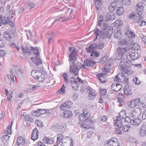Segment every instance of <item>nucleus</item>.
Masks as SVG:
<instances>
[{
    "mask_svg": "<svg viewBox=\"0 0 146 146\" xmlns=\"http://www.w3.org/2000/svg\"><path fill=\"white\" fill-rule=\"evenodd\" d=\"M25 120L26 122H33V119L30 115H27L24 117Z\"/></svg>",
    "mask_w": 146,
    "mask_h": 146,
    "instance_id": "43",
    "label": "nucleus"
},
{
    "mask_svg": "<svg viewBox=\"0 0 146 146\" xmlns=\"http://www.w3.org/2000/svg\"><path fill=\"white\" fill-rule=\"evenodd\" d=\"M112 33V29L106 31L102 33L101 38H110L111 37Z\"/></svg>",
    "mask_w": 146,
    "mask_h": 146,
    "instance_id": "20",
    "label": "nucleus"
},
{
    "mask_svg": "<svg viewBox=\"0 0 146 146\" xmlns=\"http://www.w3.org/2000/svg\"><path fill=\"white\" fill-rule=\"evenodd\" d=\"M41 73L37 70H33L31 72V75L34 79H36L39 76Z\"/></svg>",
    "mask_w": 146,
    "mask_h": 146,
    "instance_id": "32",
    "label": "nucleus"
},
{
    "mask_svg": "<svg viewBox=\"0 0 146 146\" xmlns=\"http://www.w3.org/2000/svg\"><path fill=\"white\" fill-rule=\"evenodd\" d=\"M69 19L68 18H65L64 17H60L59 19L56 20L54 22L56 21H59L60 22H63L66 21Z\"/></svg>",
    "mask_w": 146,
    "mask_h": 146,
    "instance_id": "57",
    "label": "nucleus"
},
{
    "mask_svg": "<svg viewBox=\"0 0 146 146\" xmlns=\"http://www.w3.org/2000/svg\"><path fill=\"white\" fill-rule=\"evenodd\" d=\"M65 87L64 84H63L62 87L60 88V89L59 90L57 91V94H63L64 93L65 91Z\"/></svg>",
    "mask_w": 146,
    "mask_h": 146,
    "instance_id": "42",
    "label": "nucleus"
},
{
    "mask_svg": "<svg viewBox=\"0 0 146 146\" xmlns=\"http://www.w3.org/2000/svg\"><path fill=\"white\" fill-rule=\"evenodd\" d=\"M35 6V5L34 3L31 2H30L27 4V7L28 9H31L34 7Z\"/></svg>",
    "mask_w": 146,
    "mask_h": 146,
    "instance_id": "51",
    "label": "nucleus"
},
{
    "mask_svg": "<svg viewBox=\"0 0 146 146\" xmlns=\"http://www.w3.org/2000/svg\"><path fill=\"white\" fill-rule=\"evenodd\" d=\"M107 73H102L97 74L96 76L102 83H105L107 80L106 78Z\"/></svg>",
    "mask_w": 146,
    "mask_h": 146,
    "instance_id": "17",
    "label": "nucleus"
},
{
    "mask_svg": "<svg viewBox=\"0 0 146 146\" xmlns=\"http://www.w3.org/2000/svg\"><path fill=\"white\" fill-rule=\"evenodd\" d=\"M63 136L60 134H58L57 135V141L56 143V145H59L61 141L63 140Z\"/></svg>",
    "mask_w": 146,
    "mask_h": 146,
    "instance_id": "36",
    "label": "nucleus"
},
{
    "mask_svg": "<svg viewBox=\"0 0 146 146\" xmlns=\"http://www.w3.org/2000/svg\"><path fill=\"white\" fill-rule=\"evenodd\" d=\"M68 50L70 51H72L69 56L70 58V61L72 63H73L76 60L75 48L74 47H69Z\"/></svg>",
    "mask_w": 146,
    "mask_h": 146,
    "instance_id": "8",
    "label": "nucleus"
},
{
    "mask_svg": "<svg viewBox=\"0 0 146 146\" xmlns=\"http://www.w3.org/2000/svg\"><path fill=\"white\" fill-rule=\"evenodd\" d=\"M81 125L82 127L86 129H89L90 127L89 125H87L85 123H83Z\"/></svg>",
    "mask_w": 146,
    "mask_h": 146,
    "instance_id": "60",
    "label": "nucleus"
},
{
    "mask_svg": "<svg viewBox=\"0 0 146 146\" xmlns=\"http://www.w3.org/2000/svg\"><path fill=\"white\" fill-rule=\"evenodd\" d=\"M102 24L100 26H99L98 25V26H97L98 28L100 29V30H102V31L103 32H104L107 30L111 29V27H110L109 26L108 24L106 23H104L102 26H101Z\"/></svg>",
    "mask_w": 146,
    "mask_h": 146,
    "instance_id": "23",
    "label": "nucleus"
},
{
    "mask_svg": "<svg viewBox=\"0 0 146 146\" xmlns=\"http://www.w3.org/2000/svg\"><path fill=\"white\" fill-rule=\"evenodd\" d=\"M97 45L96 49L98 48L100 49H102L104 46V44L103 43H99L98 44L97 43H95Z\"/></svg>",
    "mask_w": 146,
    "mask_h": 146,
    "instance_id": "54",
    "label": "nucleus"
},
{
    "mask_svg": "<svg viewBox=\"0 0 146 146\" xmlns=\"http://www.w3.org/2000/svg\"><path fill=\"white\" fill-rule=\"evenodd\" d=\"M116 139L115 138H111L110 140H108L105 144V146H118V142H117Z\"/></svg>",
    "mask_w": 146,
    "mask_h": 146,
    "instance_id": "14",
    "label": "nucleus"
},
{
    "mask_svg": "<svg viewBox=\"0 0 146 146\" xmlns=\"http://www.w3.org/2000/svg\"><path fill=\"white\" fill-rule=\"evenodd\" d=\"M4 37L7 40H9V32H5L3 34Z\"/></svg>",
    "mask_w": 146,
    "mask_h": 146,
    "instance_id": "50",
    "label": "nucleus"
},
{
    "mask_svg": "<svg viewBox=\"0 0 146 146\" xmlns=\"http://www.w3.org/2000/svg\"><path fill=\"white\" fill-rule=\"evenodd\" d=\"M23 139L21 137H17V141L15 145H17V146L21 145L22 143V140Z\"/></svg>",
    "mask_w": 146,
    "mask_h": 146,
    "instance_id": "48",
    "label": "nucleus"
},
{
    "mask_svg": "<svg viewBox=\"0 0 146 146\" xmlns=\"http://www.w3.org/2000/svg\"><path fill=\"white\" fill-rule=\"evenodd\" d=\"M10 25L12 27V29H11V34L13 36H15L16 35V31L15 26V23L13 21H11L10 20Z\"/></svg>",
    "mask_w": 146,
    "mask_h": 146,
    "instance_id": "28",
    "label": "nucleus"
},
{
    "mask_svg": "<svg viewBox=\"0 0 146 146\" xmlns=\"http://www.w3.org/2000/svg\"><path fill=\"white\" fill-rule=\"evenodd\" d=\"M107 119V118L106 116H102L99 118V120L103 122L106 121Z\"/></svg>",
    "mask_w": 146,
    "mask_h": 146,
    "instance_id": "55",
    "label": "nucleus"
},
{
    "mask_svg": "<svg viewBox=\"0 0 146 146\" xmlns=\"http://www.w3.org/2000/svg\"><path fill=\"white\" fill-rule=\"evenodd\" d=\"M133 81L135 84H140V81L139 80L138 78L136 76L133 78Z\"/></svg>",
    "mask_w": 146,
    "mask_h": 146,
    "instance_id": "56",
    "label": "nucleus"
},
{
    "mask_svg": "<svg viewBox=\"0 0 146 146\" xmlns=\"http://www.w3.org/2000/svg\"><path fill=\"white\" fill-rule=\"evenodd\" d=\"M120 59H121V60L120 62L119 68L121 70L123 71L127 67V66L126 65L128 61V60H126L125 57L123 58H121Z\"/></svg>",
    "mask_w": 146,
    "mask_h": 146,
    "instance_id": "11",
    "label": "nucleus"
},
{
    "mask_svg": "<svg viewBox=\"0 0 146 146\" xmlns=\"http://www.w3.org/2000/svg\"><path fill=\"white\" fill-rule=\"evenodd\" d=\"M72 85V88L74 90H76L78 89L79 85L78 84V82L77 81H75L73 83L71 84Z\"/></svg>",
    "mask_w": 146,
    "mask_h": 146,
    "instance_id": "46",
    "label": "nucleus"
},
{
    "mask_svg": "<svg viewBox=\"0 0 146 146\" xmlns=\"http://www.w3.org/2000/svg\"><path fill=\"white\" fill-rule=\"evenodd\" d=\"M122 2L124 5H129L130 3V0H122Z\"/></svg>",
    "mask_w": 146,
    "mask_h": 146,
    "instance_id": "61",
    "label": "nucleus"
},
{
    "mask_svg": "<svg viewBox=\"0 0 146 146\" xmlns=\"http://www.w3.org/2000/svg\"><path fill=\"white\" fill-rule=\"evenodd\" d=\"M146 24V22L142 20H141V21L138 23V25L140 26L145 25Z\"/></svg>",
    "mask_w": 146,
    "mask_h": 146,
    "instance_id": "64",
    "label": "nucleus"
},
{
    "mask_svg": "<svg viewBox=\"0 0 146 146\" xmlns=\"http://www.w3.org/2000/svg\"><path fill=\"white\" fill-rule=\"evenodd\" d=\"M96 95L95 94V91L91 89L90 90L88 96V99L89 100H92L95 98Z\"/></svg>",
    "mask_w": 146,
    "mask_h": 146,
    "instance_id": "26",
    "label": "nucleus"
},
{
    "mask_svg": "<svg viewBox=\"0 0 146 146\" xmlns=\"http://www.w3.org/2000/svg\"><path fill=\"white\" fill-rule=\"evenodd\" d=\"M95 64V62L94 61H93L92 60H86L84 61V66H83L82 68L83 69H85L87 68L88 66L92 67Z\"/></svg>",
    "mask_w": 146,
    "mask_h": 146,
    "instance_id": "21",
    "label": "nucleus"
},
{
    "mask_svg": "<svg viewBox=\"0 0 146 146\" xmlns=\"http://www.w3.org/2000/svg\"><path fill=\"white\" fill-rule=\"evenodd\" d=\"M123 92L125 94L127 95H131L132 94L131 86L127 85L123 87Z\"/></svg>",
    "mask_w": 146,
    "mask_h": 146,
    "instance_id": "24",
    "label": "nucleus"
},
{
    "mask_svg": "<svg viewBox=\"0 0 146 146\" xmlns=\"http://www.w3.org/2000/svg\"><path fill=\"white\" fill-rule=\"evenodd\" d=\"M115 25L116 27H118L121 26L123 23V22L122 21L120 20H117L115 22Z\"/></svg>",
    "mask_w": 146,
    "mask_h": 146,
    "instance_id": "49",
    "label": "nucleus"
},
{
    "mask_svg": "<svg viewBox=\"0 0 146 146\" xmlns=\"http://www.w3.org/2000/svg\"><path fill=\"white\" fill-rule=\"evenodd\" d=\"M22 47L23 51L24 53H28V54H29V55H31L30 48L29 49L27 46H25V47L22 46Z\"/></svg>",
    "mask_w": 146,
    "mask_h": 146,
    "instance_id": "39",
    "label": "nucleus"
},
{
    "mask_svg": "<svg viewBox=\"0 0 146 146\" xmlns=\"http://www.w3.org/2000/svg\"><path fill=\"white\" fill-rule=\"evenodd\" d=\"M93 31H94V33L96 35V37L95 38V40L97 39L99 36H102L103 32L102 30H100L99 28L98 27V28L96 29L95 30H94Z\"/></svg>",
    "mask_w": 146,
    "mask_h": 146,
    "instance_id": "31",
    "label": "nucleus"
},
{
    "mask_svg": "<svg viewBox=\"0 0 146 146\" xmlns=\"http://www.w3.org/2000/svg\"><path fill=\"white\" fill-rule=\"evenodd\" d=\"M83 113L80 114L79 117V119L80 121H85L90 117V115L87 111L86 108L83 109Z\"/></svg>",
    "mask_w": 146,
    "mask_h": 146,
    "instance_id": "10",
    "label": "nucleus"
},
{
    "mask_svg": "<svg viewBox=\"0 0 146 146\" xmlns=\"http://www.w3.org/2000/svg\"><path fill=\"white\" fill-rule=\"evenodd\" d=\"M123 119L125 122L128 123H130L131 124L132 120H131L130 118L129 117H126L123 118Z\"/></svg>",
    "mask_w": 146,
    "mask_h": 146,
    "instance_id": "53",
    "label": "nucleus"
},
{
    "mask_svg": "<svg viewBox=\"0 0 146 146\" xmlns=\"http://www.w3.org/2000/svg\"><path fill=\"white\" fill-rule=\"evenodd\" d=\"M127 34L128 36L130 37L134 38L135 36V33L131 31H128Z\"/></svg>",
    "mask_w": 146,
    "mask_h": 146,
    "instance_id": "52",
    "label": "nucleus"
},
{
    "mask_svg": "<svg viewBox=\"0 0 146 146\" xmlns=\"http://www.w3.org/2000/svg\"><path fill=\"white\" fill-rule=\"evenodd\" d=\"M95 6L97 10H99L102 7V2L101 0H93Z\"/></svg>",
    "mask_w": 146,
    "mask_h": 146,
    "instance_id": "30",
    "label": "nucleus"
},
{
    "mask_svg": "<svg viewBox=\"0 0 146 146\" xmlns=\"http://www.w3.org/2000/svg\"><path fill=\"white\" fill-rule=\"evenodd\" d=\"M115 15L113 13L111 12H108L106 15L104 17L102 15L100 16L98 21V25L100 26L103 21H104L108 22L110 20H112L114 18Z\"/></svg>",
    "mask_w": 146,
    "mask_h": 146,
    "instance_id": "3",
    "label": "nucleus"
},
{
    "mask_svg": "<svg viewBox=\"0 0 146 146\" xmlns=\"http://www.w3.org/2000/svg\"><path fill=\"white\" fill-rule=\"evenodd\" d=\"M142 122V120L138 117H135L132 121L131 124L135 125H139Z\"/></svg>",
    "mask_w": 146,
    "mask_h": 146,
    "instance_id": "27",
    "label": "nucleus"
},
{
    "mask_svg": "<svg viewBox=\"0 0 146 146\" xmlns=\"http://www.w3.org/2000/svg\"><path fill=\"white\" fill-rule=\"evenodd\" d=\"M126 79V77L123 73H119L116 75L114 79L115 81L118 82H123Z\"/></svg>",
    "mask_w": 146,
    "mask_h": 146,
    "instance_id": "12",
    "label": "nucleus"
},
{
    "mask_svg": "<svg viewBox=\"0 0 146 146\" xmlns=\"http://www.w3.org/2000/svg\"><path fill=\"white\" fill-rule=\"evenodd\" d=\"M140 101V99L139 98L134 99L128 103V106L131 108H133L138 105Z\"/></svg>",
    "mask_w": 146,
    "mask_h": 146,
    "instance_id": "18",
    "label": "nucleus"
},
{
    "mask_svg": "<svg viewBox=\"0 0 146 146\" xmlns=\"http://www.w3.org/2000/svg\"><path fill=\"white\" fill-rule=\"evenodd\" d=\"M62 76L64 78V82L66 83V84L70 83V81L68 79V75L66 73H63L62 74Z\"/></svg>",
    "mask_w": 146,
    "mask_h": 146,
    "instance_id": "41",
    "label": "nucleus"
},
{
    "mask_svg": "<svg viewBox=\"0 0 146 146\" xmlns=\"http://www.w3.org/2000/svg\"><path fill=\"white\" fill-rule=\"evenodd\" d=\"M141 13H136L135 14L133 13L132 14H130L129 16V19H133V21L134 22L138 23L143 19V18L141 16Z\"/></svg>",
    "mask_w": 146,
    "mask_h": 146,
    "instance_id": "6",
    "label": "nucleus"
},
{
    "mask_svg": "<svg viewBox=\"0 0 146 146\" xmlns=\"http://www.w3.org/2000/svg\"><path fill=\"white\" fill-rule=\"evenodd\" d=\"M123 119V117L121 116H117L116 117V119L114 120L113 123L118 127L121 128L123 124L122 120Z\"/></svg>",
    "mask_w": 146,
    "mask_h": 146,
    "instance_id": "13",
    "label": "nucleus"
},
{
    "mask_svg": "<svg viewBox=\"0 0 146 146\" xmlns=\"http://www.w3.org/2000/svg\"><path fill=\"white\" fill-rule=\"evenodd\" d=\"M100 53L97 52H93L91 54V56H93L94 57H98L99 56Z\"/></svg>",
    "mask_w": 146,
    "mask_h": 146,
    "instance_id": "59",
    "label": "nucleus"
},
{
    "mask_svg": "<svg viewBox=\"0 0 146 146\" xmlns=\"http://www.w3.org/2000/svg\"><path fill=\"white\" fill-rule=\"evenodd\" d=\"M32 114L35 116H38L40 115L39 109H37L36 110L32 111Z\"/></svg>",
    "mask_w": 146,
    "mask_h": 146,
    "instance_id": "45",
    "label": "nucleus"
},
{
    "mask_svg": "<svg viewBox=\"0 0 146 146\" xmlns=\"http://www.w3.org/2000/svg\"><path fill=\"white\" fill-rule=\"evenodd\" d=\"M117 38H120L121 36V32L120 31H117L114 35Z\"/></svg>",
    "mask_w": 146,
    "mask_h": 146,
    "instance_id": "58",
    "label": "nucleus"
},
{
    "mask_svg": "<svg viewBox=\"0 0 146 146\" xmlns=\"http://www.w3.org/2000/svg\"><path fill=\"white\" fill-rule=\"evenodd\" d=\"M137 10L138 11H139L140 13L141 12L143 11V3L140 2L137 5Z\"/></svg>",
    "mask_w": 146,
    "mask_h": 146,
    "instance_id": "37",
    "label": "nucleus"
},
{
    "mask_svg": "<svg viewBox=\"0 0 146 146\" xmlns=\"http://www.w3.org/2000/svg\"><path fill=\"white\" fill-rule=\"evenodd\" d=\"M122 88L121 85L116 83H113L111 86V90L115 92H117L121 90Z\"/></svg>",
    "mask_w": 146,
    "mask_h": 146,
    "instance_id": "19",
    "label": "nucleus"
},
{
    "mask_svg": "<svg viewBox=\"0 0 146 146\" xmlns=\"http://www.w3.org/2000/svg\"><path fill=\"white\" fill-rule=\"evenodd\" d=\"M1 19L2 20L3 24L4 25H6L7 24H9V17L7 16L3 17L2 16Z\"/></svg>",
    "mask_w": 146,
    "mask_h": 146,
    "instance_id": "35",
    "label": "nucleus"
},
{
    "mask_svg": "<svg viewBox=\"0 0 146 146\" xmlns=\"http://www.w3.org/2000/svg\"><path fill=\"white\" fill-rule=\"evenodd\" d=\"M72 115L71 111L69 110L65 111L63 112V116L67 118L71 117Z\"/></svg>",
    "mask_w": 146,
    "mask_h": 146,
    "instance_id": "33",
    "label": "nucleus"
},
{
    "mask_svg": "<svg viewBox=\"0 0 146 146\" xmlns=\"http://www.w3.org/2000/svg\"><path fill=\"white\" fill-rule=\"evenodd\" d=\"M121 128L118 127V128H116L115 129V132L119 134H121L122 133L121 129Z\"/></svg>",
    "mask_w": 146,
    "mask_h": 146,
    "instance_id": "63",
    "label": "nucleus"
},
{
    "mask_svg": "<svg viewBox=\"0 0 146 146\" xmlns=\"http://www.w3.org/2000/svg\"><path fill=\"white\" fill-rule=\"evenodd\" d=\"M31 51L34 53V57L31 58V60L36 65L42 64V60L40 58L39 52L40 50L37 46L30 47Z\"/></svg>",
    "mask_w": 146,
    "mask_h": 146,
    "instance_id": "2",
    "label": "nucleus"
},
{
    "mask_svg": "<svg viewBox=\"0 0 146 146\" xmlns=\"http://www.w3.org/2000/svg\"><path fill=\"white\" fill-rule=\"evenodd\" d=\"M123 71L125 74H127L129 75H131L132 73V71L131 70L129 67H127Z\"/></svg>",
    "mask_w": 146,
    "mask_h": 146,
    "instance_id": "44",
    "label": "nucleus"
},
{
    "mask_svg": "<svg viewBox=\"0 0 146 146\" xmlns=\"http://www.w3.org/2000/svg\"><path fill=\"white\" fill-rule=\"evenodd\" d=\"M118 44L120 46L117 49V53L113 55V57L115 60H119L121 58H124L125 54L130 50L128 46H123L129 44V38L121 39L119 41Z\"/></svg>",
    "mask_w": 146,
    "mask_h": 146,
    "instance_id": "1",
    "label": "nucleus"
},
{
    "mask_svg": "<svg viewBox=\"0 0 146 146\" xmlns=\"http://www.w3.org/2000/svg\"><path fill=\"white\" fill-rule=\"evenodd\" d=\"M74 62L72 63L73 64L70 66L69 72L70 73L72 74L73 75L76 76L78 75L79 71L80 70V68L77 67L76 65L74 64Z\"/></svg>",
    "mask_w": 146,
    "mask_h": 146,
    "instance_id": "7",
    "label": "nucleus"
},
{
    "mask_svg": "<svg viewBox=\"0 0 146 146\" xmlns=\"http://www.w3.org/2000/svg\"><path fill=\"white\" fill-rule=\"evenodd\" d=\"M140 36L145 44L146 45V36L143 35L142 34H141Z\"/></svg>",
    "mask_w": 146,
    "mask_h": 146,
    "instance_id": "62",
    "label": "nucleus"
},
{
    "mask_svg": "<svg viewBox=\"0 0 146 146\" xmlns=\"http://www.w3.org/2000/svg\"><path fill=\"white\" fill-rule=\"evenodd\" d=\"M66 125L64 124L59 125L58 128L60 129V131L62 132H64L66 130Z\"/></svg>",
    "mask_w": 146,
    "mask_h": 146,
    "instance_id": "47",
    "label": "nucleus"
},
{
    "mask_svg": "<svg viewBox=\"0 0 146 146\" xmlns=\"http://www.w3.org/2000/svg\"><path fill=\"white\" fill-rule=\"evenodd\" d=\"M39 134V131L37 129L35 128L32 131L31 135V139L33 140V141H35L38 138Z\"/></svg>",
    "mask_w": 146,
    "mask_h": 146,
    "instance_id": "22",
    "label": "nucleus"
},
{
    "mask_svg": "<svg viewBox=\"0 0 146 146\" xmlns=\"http://www.w3.org/2000/svg\"><path fill=\"white\" fill-rule=\"evenodd\" d=\"M138 134L141 137H146V124H142L139 128Z\"/></svg>",
    "mask_w": 146,
    "mask_h": 146,
    "instance_id": "9",
    "label": "nucleus"
},
{
    "mask_svg": "<svg viewBox=\"0 0 146 146\" xmlns=\"http://www.w3.org/2000/svg\"><path fill=\"white\" fill-rule=\"evenodd\" d=\"M9 129V125L7 126V130H4L2 132V133L4 135L2 137V141L6 145H8L9 143V133L8 131Z\"/></svg>",
    "mask_w": 146,
    "mask_h": 146,
    "instance_id": "4",
    "label": "nucleus"
},
{
    "mask_svg": "<svg viewBox=\"0 0 146 146\" xmlns=\"http://www.w3.org/2000/svg\"><path fill=\"white\" fill-rule=\"evenodd\" d=\"M72 103L70 101H67L60 105V110H64L72 107Z\"/></svg>",
    "mask_w": 146,
    "mask_h": 146,
    "instance_id": "16",
    "label": "nucleus"
},
{
    "mask_svg": "<svg viewBox=\"0 0 146 146\" xmlns=\"http://www.w3.org/2000/svg\"><path fill=\"white\" fill-rule=\"evenodd\" d=\"M42 141L44 143L48 144H52L54 142V139L53 138L46 137H44Z\"/></svg>",
    "mask_w": 146,
    "mask_h": 146,
    "instance_id": "29",
    "label": "nucleus"
},
{
    "mask_svg": "<svg viewBox=\"0 0 146 146\" xmlns=\"http://www.w3.org/2000/svg\"><path fill=\"white\" fill-rule=\"evenodd\" d=\"M142 111L139 108H135L132 111L131 116L133 118L139 117L140 116Z\"/></svg>",
    "mask_w": 146,
    "mask_h": 146,
    "instance_id": "15",
    "label": "nucleus"
},
{
    "mask_svg": "<svg viewBox=\"0 0 146 146\" xmlns=\"http://www.w3.org/2000/svg\"><path fill=\"white\" fill-rule=\"evenodd\" d=\"M124 11V8L123 7H117L116 12L117 15L119 16L122 14Z\"/></svg>",
    "mask_w": 146,
    "mask_h": 146,
    "instance_id": "34",
    "label": "nucleus"
},
{
    "mask_svg": "<svg viewBox=\"0 0 146 146\" xmlns=\"http://www.w3.org/2000/svg\"><path fill=\"white\" fill-rule=\"evenodd\" d=\"M40 75L38 76V77L36 79L38 81L42 82L46 79V78L45 77L44 75L43 74H41Z\"/></svg>",
    "mask_w": 146,
    "mask_h": 146,
    "instance_id": "40",
    "label": "nucleus"
},
{
    "mask_svg": "<svg viewBox=\"0 0 146 146\" xmlns=\"http://www.w3.org/2000/svg\"><path fill=\"white\" fill-rule=\"evenodd\" d=\"M122 129L123 131L124 132H127L129 130L130 128L131 127V126L129 125H126L122 126Z\"/></svg>",
    "mask_w": 146,
    "mask_h": 146,
    "instance_id": "38",
    "label": "nucleus"
},
{
    "mask_svg": "<svg viewBox=\"0 0 146 146\" xmlns=\"http://www.w3.org/2000/svg\"><path fill=\"white\" fill-rule=\"evenodd\" d=\"M127 53L125 54V57L126 58V60H128L129 62L131 61L132 60L133 61L139 58L138 56V54L137 52L135 53L133 52H129L128 54Z\"/></svg>",
    "mask_w": 146,
    "mask_h": 146,
    "instance_id": "5",
    "label": "nucleus"
},
{
    "mask_svg": "<svg viewBox=\"0 0 146 146\" xmlns=\"http://www.w3.org/2000/svg\"><path fill=\"white\" fill-rule=\"evenodd\" d=\"M97 46L96 44H91L89 47L86 48V50L88 52L92 53L96 50Z\"/></svg>",
    "mask_w": 146,
    "mask_h": 146,
    "instance_id": "25",
    "label": "nucleus"
}]
</instances>
